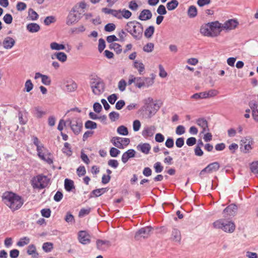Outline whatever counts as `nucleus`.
<instances>
[{
	"mask_svg": "<svg viewBox=\"0 0 258 258\" xmlns=\"http://www.w3.org/2000/svg\"><path fill=\"white\" fill-rule=\"evenodd\" d=\"M62 198V192L59 190H57L53 197V199L55 202H59L61 200Z\"/></svg>",
	"mask_w": 258,
	"mask_h": 258,
	"instance_id": "obj_62",
	"label": "nucleus"
},
{
	"mask_svg": "<svg viewBox=\"0 0 258 258\" xmlns=\"http://www.w3.org/2000/svg\"><path fill=\"white\" fill-rule=\"evenodd\" d=\"M26 29L30 33H36L40 30V27L37 23H31L27 25Z\"/></svg>",
	"mask_w": 258,
	"mask_h": 258,
	"instance_id": "obj_27",
	"label": "nucleus"
},
{
	"mask_svg": "<svg viewBox=\"0 0 258 258\" xmlns=\"http://www.w3.org/2000/svg\"><path fill=\"white\" fill-rule=\"evenodd\" d=\"M250 169L252 172L258 173V161L253 162L250 164Z\"/></svg>",
	"mask_w": 258,
	"mask_h": 258,
	"instance_id": "obj_64",
	"label": "nucleus"
},
{
	"mask_svg": "<svg viewBox=\"0 0 258 258\" xmlns=\"http://www.w3.org/2000/svg\"><path fill=\"white\" fill-rule=\"evenodd\" d=\"M171 238L175 241L180 242L181 240V234L180 231L176 228H173L171 233Z\"/></svg>",
	"mask_w": 258,
	"mask_h": 258,
	"instance_id": "obj_32",
	"label": "nucleus"
},
{
	"mask_svg": "<svg viewBox=\"0 0 258 258\" xmlns=\"http://www.w3.org/2000/svg\"><path fill=\"white\" fill-rule=\"evenodd\" d=\"M41 82L44 85L48 86L51 84V81L49 76L43 75L41 77Z\"/></svg>",
	"mask_w": 258,
	"mask_h": 258,
	"instance_id": "obj_55",
	"label": "nucleus"
},
{
	"mask_svg": "<svg viewBox=\"0 0 258 258\" xmlns=\"http://www.w3.org/2000/svg\"><path fill=\"white\" fill-rule=\"evenodd\" d=\"M155 127L154 126L145 127L142 131V136L144 137H152L155 131Z\"/></svg>",
	"mask_w": 258,
	"mask_h": 258,
	"instance_id": "obj_24",
	"label": "nucleus"
},
{
	"mask_svg": "<svg viewBox=\"0 0 258 258\" xmlns=\"http://www.w3.org/2000/svg\"><path fill=\"white\" fill-rule=\"evenodd\" d=\"M136 153V152L134 149H128L126 152L123 153L121 157L122 162L124 164L126 163L130 158H134L135 157Z\"/></svg>",
	"mask_w": 258,
	"mask_h": 258,
	"instance_id": "obj_15",
	"label": "nucleus"
},
{
	"mask_svg": "<svg viewBox=\"0 0 258 258\" xmlns=\"http://www.w3.org/2000/svg\"><path fill=\"white\" fill-rule=\"evenodd\" d=\"M26 8L27 5L24 2H19L17 4L16 8L18 11H24Z\"/></svg>",
	"mask_w": 258,
	"mask_h": 258,
	"instance_id": "obj_59",
	"label": "nucleus"
},
{
	"mask_svg": "<svg viewBox=\"0 0 258 258\" xmlns=\"http://www.w3.org/2000/svg\"><path fill=\"white\" fill-rule=\"evenodd\" d=\"M125 30L136 40H140L142 38L144 27L138 21L135 20L128 22L125 26Z\"/></svg>",
	"mask_w": 258,
	"mask_h": 258,
	"instance_id": "obj_2",
	"label": "nucleus"
},
{
	"mask_svg": "<svg viewBox=\"0 0 258 258\" xmlns=\"http://www.w3.org/2000/svg\"><path fill=\"white\" fill-rule=\"evenodd\" d=\"M134 67L135 68L138 69V72L140 75L142 74L143 72L145 70V66L142 62H139L135 60L134 63Z\"/></svg>",
	"mask_w": 258,
	"mask_h": 258,
	"instance_id": "obj_40",
	"label": "nucleus"
},
{
	"mask_svg": "<svg viewBox=\"0 0 258 258\" xmlns=\"http://www.w3.org/2000/svg\"><path fill=\"white\" fill-rule=\"evenodd\" d=\"M30 239L28 237L25 236L21 238L17 243V245L20 247H23L29 243Z\"/></svg>",
	"mask_w": 258,
	"mask_h": 258,
	"instance_id": "obj_39",
	"label": "nucleus"
},
{
	"mask_svg": "<svg viewBox=\"0 0 258 258\" xmlns=\"http://www.w3.org/2000/svg\"><path fill=\"white\" fill-rule=\"evenodd\" d=\"M155 31V28L153 26H149L144 32V35L146 38H151Z\"/></svg>",
	"mask_w": 258,
	"mask_h": 258,
	"instance_id": "obj_42",
	"label": "nucleus"
},
{
	"mask_svg": "<svg viewBox=\"0 0 258 258\" xmlns=\"http://www.w3.org/2000/svg\"><path fill=\"white\" fill-rule=\"evenodd\" d=\"M102 11L105 14H111L112 16L118 19H122V16L120 15L121 10H116L110 9L107 8H104L102 9Z\"/></svg>",
	"mask_w": 258,
	"mask_h": 258,
	"instance_id": "obj_20",
	"label": "nucleus"
},
{
	"mask_svg": "<svg viewBox=\"0 0 258 258\" xmlns=\"http://www.w3.org/2000/svg\"><path fill=\"white\" fill-rule=\"evenodd\" d=\"M137 148L142 153L148 154L151 150V146L149 143H143L139 144Z\"/></svg>",
	"mask_w": 258,
	"mask_h": 258,
	"instance_id": "obj_26",
	"label": "nucleus"
},
{
	"mask_svg": "<svg viewBox=\"0 0 258 258\" xmlns=\"http://www.w3.org/2000/svg\"><path fill=\"white\" fill-rule=\"evenodd\" d=\"M53 248V244L51 242H44L42 245V249L45 252H50Z\"/></svg>",
	"mask_w": 258,
	"mask_h": 258,
	"instance_id": "obj_46",
	"label": "nucleus"
},
{
	"mask_svg": "<svg viewBox=\"0 0 258 258\" xmlns=\"http://www.w3.org/2000/svg\"><path fill=\"white\" fill-rule=\"evenodd\" d=\"M106 245L107 247L111 246V242L109 240H103L101 239H97L96 240L97 248L101 250H105L106 248L103 246Z\"/></svg>",
	"mask_w": 258,
	"mask_h": 258,
	"instance_id": "obj_23",
	"label": "nucleus"
},
{
	"mask_svg": "<svg viewBox=\"0 0 258 258\" xmlns=\"http://www.w3.org/2000/svg\"><path fill=\"white\" fill-rule=\"evenodd\" d=\"M91 87L92 89L93 93L95 95H99L104 91L105 84L102 79L96 77V78L92 79Z\"/></svg>",
	"mask_w": 258,
	"mask_h": 258,
	"instance_id": "obj_7",
	"label": "nucleus"
},
{
	"mask_svg": "<svg viewBox=\"0 0 258 258\" xmlns=\"http://www.w3.org/2000/svg\"><path fill=\"white\" fill-rule=\"evenodd\" d=\"M109 48L110 49H114L116 53L117 54H120L122 52L121 46L117 43H112L109 45Z\"/></svg>",
	"mask_w": 258,
	"mask_h": 258,
	"instance_id": "obj_38",
	"label": "nucleus"
},
{
	"mask_svg": "<svg viewBox=\"0 0 258 258\" xmlns=\"http://www.w3.org/2000/svg\"><path fill=\"white\" fill-rule=\"evenodd\" d=\"M108 116L111 121H115L118 120L120 117L119 113L115 111H112L110 112Z\"/></svg>",
	"mask_w": 258,
	"mask_h": 258,
	"instance_id": "obj_47",
	"label": "nucleus"
},
{
	"mask_svg": "<svg viewBox=\"0 0 258 258\" xmlns=\"http://www.w3.org/2000/svg\"><path fill=\"white\" fill-rule=\"evenodd\" d=\"M117 133L122 136H127L128 134L127 127L123 125H120L117 127Z\"/></svg>",
	"mask_w": 258,
	"mask_h": 258,
	"instance_id": "obj_43",
	"label": "nucleus"
},
{
	"mask_svg": "<svg viewBox=\"0 0 258 258\" xmlns=\"http://www.w3.org/2000/svg\"><path fill=\"white\" fill-rule=\"evenodd\" d=\"M197 9L195 6H190L187 10V16L190 18H194L197 16Z\"/></svg>",
	"mask_w": 258,
	"mask_h": 258,
	"instance_id": "obj_33",
	"label": "nucleus"
},
{
	"mask_svg": "<svg viewBox=\"0 0 258 258\" xmlns=\"http://www.w3.org/2000/svg\"><path fill=\"white\" fill-rule=\"evenodd\" d=\"M128 8L132 11H136L138 9L139 6L135 0H133L129 2Z\"/></svg>",
	"mask_w": 258,
	"mask_h": 258,
	"instance_id": "obj_60",
	"label": "nucleus"
},
{
	"mask_svg": "<svg viewBox=\"0 0 258 258\" xmlns=\"http://www.w3.org/2000/svg\"><path fill=\"white\" fill-rule=\"evenodd\" d=\"M13 17L10 14H6L3 17V20L7 24H10L13 22Z\"/></svg>",
	"mask_w": 258,
	"mask_h": 258,
	"instance_id": "obj_57",
	"label": "nucleus"
},
{
	"mask_svg": "<svg viewBox=\"0 0 258 258\" xmlns=\"http://www.w3.org/2000/svg\"><path fill=\"white\" fill-rule=\"evenodd\" d=\"M144 106L141 110L148 112V118H151L160 109V106L156 103H153V99L151 97H148L144 100Z\"/></svg>",
	"mask_w": 258,
	"mask_h": 258,
	"instance_id": "obj_4",
	"label": "nucleus"
},
{
	"mask_svg": "<svg viewBox=\"0 0 258 258\" xmlns=\"http://www.w3.org/2000/svg\"><path fill=\"white\" fill-rule=\"evenodd\" d=\"M154 45L153 43L149 42L143 47V50L145 52H151L153 50Z\"/></svg>",
	"mask_w": 258,
	"mask_h": 258,
	"instance_id": "obj_50",
	"label": "nucleus"
},
{
	"mask_svg": "<svg viewBox=\"0 0 258 258\" xmlns=\"http://www.w3.org/2000/svg\"><path fill=\"white\" fill-rule=\"evenodd\" d=\"M33 113L38 118H41L45 114V112L40 110V108L38 106L34 107Z\"/></svg>",
	"mask_w": 258,
	"mask_h": 258,
	"instance_id": "obj_44",
	"label": "nucleus"
},
{
	"mask_svg": "<svg viewBox=\"0 0 258 258\" xmlns=\"http://www.w3.org/2000/svg\"><path fill=\"white\" fill-rule=\"evenodd\" d=\"M27 253L31 255L32 258H38L39 254L36 251V248L34 244H31L28 246Z\"/></svg>",
	"mask_w": 258,
	"mask_h": 258,
	"instance_id": "obj_25",
	"label": "nucleus"
},
{
	"mask_svg": "<svg viewBox=\"0 0 258 258\" xmlns=\"http://www.w3.org/2000/svg\"><path fill=\"white\" fill-rule=\"evenodd\" d=\"M223 225V231L227 233H232L235 229V225L231 221H227L225 219Z\"/></svg>",
	"mask_w": 258,
	"mask_h": 258,
	"instance_id": "obj_16",
	"label": "nucleus"
},
{
	"mask_svg": "<svg viewBox=\"0 0 258 258\" xmlns=\"http://www.w3.org/2000/svg\"><path fill=\"white\" fill-rule=\"evenodd\" d=\"M91 236L86 231H80L78 234L79 241L83 245L88 244L91 242Z\"/></svg>",
	"mask_w": 258,
	"mask_h": 258,
	"instance_id": "obj_10",
	"label": "nucleus"
},
{
	"mask_svg": "<svg viewBox=\"0 0 258 258\" xmlns=\"http://www.w3.org/2000/svg\"><path fill=\"white\" fill-rule=\"evenodd\" d=\"M33 84L30 80H27L25 83V91L27 92H30L33 88Z\"/></svg>",
	"mask_w": 258,
	"mask_h": 258,
	"instance_id": "obj_48",
	"label": "nucleus"
},
{
	"mask_svg": "<svg viewBox=\"0 0 258 258\" xmlns=\"http://www.w3.org/2000/svg\"><path fill=\"white\" fill-rule=\"evenodd\" d=\"M239 24L237 20L229 19L226 21L222 25V28L225 29L232 30L235 29Z\"/></svg>",
	"mask_w": 258,
	"mask_h": 258,
	"instance_id": "obj_18",
	"label": "nucleus"
},
{
	"mask_svg": "<svg viewBox=\"0 0 258 258\" xmlns=\"http://www.w3.org/2000/svg\"><path fill=\"white\" fill-rule=\"evenodd\" d=\"M54 56L62 62H65L67 59V55L63 52H56L51 56V58L54 59Z\"/></svg>",
	"mask_w": 258,
	"mask_h": 258,
	"instance_id": "obj_28",
	"label": "nucleus"
},
{
	"mask_svg": "<svg viewBox=\"0 0 258 258\" xmlns=\"http://www.w3.org/2000/svg\"><path fill=\"white\" fill-rule=\"evenodd\" d=\"M200 33L204 36L208 37H216L217 34L210 31L208 23L205 24L201 27Z\"/></svg>",
	"mask_w": 258,
	"mask_h": 258,
	"instance_id": "obj_17",
	"label": "nucleus"
},
{
	"mask_svg": "<svg viewBox=\"0 0 258 258\" xmlns=\"http://www.w3.org/2000/svg\"><path fill=\"white\" fill-rule=\"evenodd\" d=\"M28 13V18L29 20L32 21H35L38 19V14L33 9H29Z\"/></svg>",
	"mask_w": 258,
	"mask_h": 258,
	"instance_id": "obj_36",
	"label": "nucleus"
},
{
	"mask_svg": "<svg viewBox=\"0 0 258 258\" xmlns=\"http://www.w3.org/2000/svg\"><path fill=\"white\" fill-rule=\"evenodd\" d=\"M97 127V123L93 121L88 120L85 123V127L86 129L94 130Z\"/></svg>",
	"mask_w": 258,
	"mask_h": 258,
	"instance_id": "obj_45",
	"label": "nucleus"
},
{
	"mask_svg": "<svg viewBox=\"0 0 258 258\" xmlns=\"http://www.w3.org/2000/svg\"><path fill=\"white\" fill-rule=\"evenodd\" d=\"M55 18L54 16H47L45 18L44 21V23L45 25L48 26L50 24L55 22Z\"/></svg>",
	"mask_w": 258,
	"mask_h": 258,
	"instance_id": "obj_54",
	"label": "nucleus"
},
{
	"mask_svg": "<svg viewBox=\"0 0 258 258\" xmlns=\"http://www.w3.org/2000/svg\"><path fill=\"white\" fill-rule=\"evenodd\" d=\"M152 14L149 10L144 9L142 11L138 17V19L141 21H147L151 19Z\"/></svg>",
	"mask_w": 258,
	"mask_h": 258,
	"instance_id": "obj_21",
	"label": "nucleus"
},
{
	"mask_svg": "<svg viewBox=\"0 0 258 258\" xmlns=\"http://www.w3.org/2000/svg\"><path fill=\"white\" fill-rule=\"evenodd\" d=\"M152 77H144L143 81L140 82L136 85V87L138 88H141L143 87L148 88L151 86L154 83L155 75L153 74H151Z\"/></svg>",
	"mask_w": 258,
	"mask_h": 258,
	"instance_id": "obj_12",
	"label": "nucleus"
},
{
	"mask_svg": "<svg viewBox=\"0 0 258 258\" xmlns=\"http://www.w3.org/2000/svg\"><path fill=\"white\" fill-rule=\"evenodd\" d=\"M15 43V40L12 37L8 36L4 39L3 45L5 49H8L12 48Z\"/></svg>",
	"mask_w": 258,
	"mask_h": 258,
	"instance_id": "obj_22",
	"label": "nucleus"
},
{
	"mask_svg": "<svg viewBox=\"0 0 258 258\" xmlns=\"http://www.w3.org/2000/svg\"><path fill=\"white\" fill-rule=\"evenodd\" d=\"M154 168L157 173L161 172L163 170V167L160 162H157L154 164Z\"/></svg>",
	"mask_w": 258,
	"mask_h": 258,
	"instance_id": "obj_52",
	"label": "nucleus"
},
{
	"mask_svg": "<svg viewBox=\"0 0 258 258\" xmlns=\"http://www.w3.org/2000/svg\"><path fill=\"white\" fill-rule=\"evenodd\" d=\"M157 13L159 15H164L167 14V11L166 10L165 7L163 5H160L159 6L157 10Z\"/></svg>",
	"mask_w": 258,
	"mask_h": 258,
	"instance_id": "obj_56",
	"label": "nucleus"
},
{
	"mask_svg": "<svg viewBox=\"0 0 258 258\" xmlns=\"http://www.w3.org/2000/svg\"><path fill=\"white\" fill-rule=\"evenodd\" d=\"M210 173L218 171L220 167L218 162H214L208 165Z\"/></svg>",
	"mask_w": 258,
	"mask_h": 258,
	"instance_id": "obj_37",
	"label": "nucleus"
},
{
	"mask_svg": "<svg viewBox=\"0 0 258 258\" xmlns=\"http://www.w3.org/2000/svg\"><path fill=\"white\" fill-rule=\"evenodd\" d=\"M210 31L217 34V36L219 35L220 30L219 29L222 28L221 24L218 21L212 22L208 23Z\"/></svg>",
	"mask_w": 258,
	"mask_h": 258,
	"instance_id": "obj_14",
	"label": "nucleus"
},
{
	"mask_svg": "<svg viewBox=\"0 0 258 258\" xmlns=\"http://www.w3.org/2000/svg\"><path fill=\"white\" fill-rule=\"evenodd\" d=\"M179 3L177 0H171L166 4V7L168 11L175 10L178 6Z\"/></svg>",
	"mask_w": 258,
	"mask_h": 258,
	"instance_id": "obj_34",
	"label": "nucleus"
},
{
	"mask_svg": "<svg viewBox=\"0 0 258 258\" xmlns=\"http://www.w3.org/2000/svg\"><path fill=\"white\" fill-rule=\"evenodd\" d=\"M41 214L43 217L49 218L51 215V210L50 209H43L41 210Z\"/></svg>",
	"mask_w": 258,
	"mask_h": 258,
	"instance_id": "obj_61",
	"label": "nucleus"
},
{
	"mask_svg": "<svg viewBox=\"0 0 258 258\" xmlns=\"http://www.w3.org/2000/svg\"><path fill=\"white\" fill-rule=\"evenodd\" d=\"M2 201L12 212L20 209L24 203L21 196L12 191L4 192L2 196Z\"/></svg>",
	"mask_w": 258,
	"mask_h": 258,
	"instance_id": "obj_1",
	"label": "nucleus"
},
{
	"mask_svg": "<svg viewBox=\"0 0 258 258\" xmlns=\"http://www.w3.org/2000/svg\"><path fill=\"white\" fill-rule=\"evenodd\" d=\"M237 210V206L234 204H232L227 206L223 210V213L225 218H228V216H234Z\"/></svg>",
	"mask_w": 258,
	"mask_h": 258,
	"instance_id": "obj_13",
	"label": "nucleus"
},
{
	"mask_svg": "<svg viewBox=\"0 0 258 258\" xmlns=\"http://www.w3.org/2000/svg\"><path fill=\"white\" fill-rule=\"evenodd\" d=\"M196 123L199 126L202 128V133L209 131L208 121L205 118H199L196 120Z\"/></svg>",
	"mask_w": 258,
	"mask_h": 258,
	"instance_id": "obj_19",
	"label": "nucleus"
},
{
	"mask_svg": "<svg viewBox=\"0 0 258 258\" xmlns=\"http://www.w3.org/2000/svg\"><path fill=\"white\" fill-rule=\"evenodd\" d=\"M33 144L36 146L37 155L43 161L48 164L53 163L51 153L42 144L40 145V141L37 137H32Z\"/></svg>",
	"mask_w": 258,
	"mask_h": 258,
	"instance_id": "obj_3",
	"label": "nucleus"
},
{
	"mask_svg": "<svg viewBox=\"0 0 258 258\" xmlns=\"http://www.w3.org/2000/svg\"><path fill=\"white\" fill-rule=\"evenodd\" d=\"M225 219H220L215 221L213 223V227L215 229H220L223 230V225L224 224Z\"/></svg>",
	"mask_w": 258,
	"mask_h": 258,
	"instance_id": "obj_41",
	"label": "nucleus"
},
{
	"mask_svg": "<svg viewBox=\"0 0 258 258\" xmlns=\"http://www.w3.org/2000/svg\"><path fill=\"white\" fill-rule=\"evenodd\" d=\"M106 47L105 41L103 38L99 39L98 51L100 53L102 52Z\"/></svg>",
	"mask_w": 258,
	"mask_h": 258,
	"instance_id": "obj_53",
	"label": "nucleus"
},
{
	"mask_svg": "<svg viewBox=\"0 0 258 258\" xmlns=\"http://www.w3.org/2000/svg\"><path fill=\"white\" fill-rule=\"evenodd\" d=\"M86 173L85 167L84 166H80L77 169V173L79 177L84 176Z\"/></svg>",
	"mask_w": 258,
	"mask_h": 258,
	"instance_id": "obj_58",
	"label": "nucleus"
},
{
	"mask_svg": "<svg viewBox=\"0 0 258 258\" xmlns=\"http://www.w3.org/2000/svg\"><path fill=\"white\" fill-rule=\"evenodd\" d=\"M50 47L52 50H64L66 48L64 44H59L56 42H51L50 44Z\"/></svg>",
	"mask_w": 258,
	"mask_h": 258,
	"instance_id": "obj_35",
	"label": "nucleus"
},
{
	"mask_svg": "<svg viewBox=\"0 0 258 258\" xmlns=\"http://www.w3.org/2000/svg\"><path fill=\"white\" fill-rule=\"evenodd\" d=\"M121 137H114L112 138L110 140L111 143L116 147L122 149L124 148V146H123V144L121 143Z\"/></svg>",
	"mask_w": 258,
	"mask_h": 258,
	"instance_id": "obj_31",
	"label": "nucleus"
},
{
	"mask_svg": "<svg viewBox=\"0 0 258 258\" xmlns=\"http://www.w3.org/2000/svg\"><path fill=\"white\" fill-rule=\"evenodd\" d=\"M79 8L75 6L70 11L66 19V24L71 26L77 23L82 17L81 13L79 12Z\"/></svg>",
	"mask_w": 258,
	"mask_h": 258,
	"instance_id": "obj_6",
	"label": "nucleus"
},
{
	"mask_svg": "<svg viewBox=\"0 0 258 258\" xmlns=\"http://www.w3.org/2000/svg\"><path fill=\"white\" fill-rule=\"evenodd\" d=\"M64 186L65 189L68 192L72 191L75 188L73 180L68 178L65 179Z\"/></svg>",
	"mask_w": 258,
	"mask_h": 258,
	"instance_id": "obj_30",
	"label": "nucleus"
},
{
	"mask_svg": "<svg viewBox=\"0 0 258 258\" xmlns=\"http://www.w3.org/2000/svg\"><path fill=\"white\" fill-rule=\"evenodd\" d=\"M50 179L46 175L39 174L31 180V185L34 188L43 189L48 186Z\"/></svg>",
	"mask_w": 258,
	"mask_h": 258,
	"instance_id": "obj_5",
	"label": "nucleus"
},
{
	"mask_svg": "<svg viewBox=\"0 0 258 258\" xmlns=\"http://www.w3.org/2000/svg\"><path fill=\"white\" fill-rule=\"evenodd\" d=\"M77 88V84L73 81L67 82L64 90L69 92H73Z\"/></svg>",
	"mask_w": 258,
	"mask_h": 258,
	"instance_id": "obj_29",
	"label": "nucleus"
},
{
	"mask_svg": "<svg viewBox=\"0 0 258 258\" xmlns=\"http://www.w3.org/2000/svg\"><path fill=\"white\" fill-rule=\"evenodd\" d=\"M67 122H69L68 125L70 126L74 134L78 135L80 133L83 128V123L81 121L76 120L72 121L71 119H68Z\"/></svg>",
	"mask_w": 258,
	"mask_h": 258,
	"instance_id": "obj_9",
	"label": "nucleus"
},
{
	"mask_svg": "<svg viewBox=\"0 0 258 258\" xmlns=\"http://www.w3.org/2000/svg\"><path fill=\"white\" fill-rule=\"evenodd\" d=\"M249 106L252 112V116L254 120L258 122V101L252 100L248 102Z\"/></svg>",
	"mask_w": 258,
	"mask_h": 258,
	"instance_id": "obj_11",
	"label": "nucleus"
},
{
	"mask_svg": "<svg viewBox=\"0 0 258 258\" xmlns=\"http://www.w3.org/2000/svg\"><path fill=\"white\" fill-rule=\"evenodd\" d=\"M121 13L122 18L123 17L126 19L130 18L132 16V13L130 11L126 9H123L122 11L121 10Z\"/></svg>",
	"mask_w": 258,
	"mask_h": 258,
	"instance_id": "obj_63",
	"label": "nucleus"
},
{
	"mask_svg": "<svg viewBox=\"0 0 258 258\" xmlns=\"http://www.w3.org/2000/svg\"><path fill=\"white\" fill-rule=\"evenodd\" d=\"M153 230V228L151 226L141 228L136 232L135 235V238L139 240L141 237L147 238L150 235Z\"/></svg>",
	"mask_w": 258,
	"mask_h": 258,
	"instance_id": "obj_8",
	"label": "nucleus"
},
{
	"mask_svg": "<svg viewBox=\"0 0 258 258\" xmlns=\"http://www.w3.org/2000/svg\"><path fill=\"white\" fill-rule=\"evenodd\" d=\"M115 25L113 23H108L104 26V30L108 32L113 31L115 29Z\"/></svg>",
	"mask_w": 258,
	"mask_h": 258,
	"instance_id": "obj_49",
	"label": "nucleus"
},
{
	"mask_svg": "<svg viewBox=\"0 0 258 258\" xmlns=\"http://www.w3.org/2000/svg\"><path fill=\"white\" fill-rule=\"evenodd\" d=\"M120 153V150L114 147H111L109 150L110 155L112 157H116Z\"/></svg>",
	"mask_w": 258,
	"mask_h": 258,
	"instance_id": "obj_51",
	"label": "nucleus"
}]
</instances>
